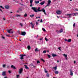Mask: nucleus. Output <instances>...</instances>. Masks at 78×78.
Masks as SVG:
<instances>
[{"label":"nucleus","mask_w":78,"mask_h":78,"mask_svg":"<svg viewBox=\"0 0 78 78\" xmlns=\"http://www.w3.org/2000/svg\"><path fill=\"white\" fill-rule=\"evenodd\" d=\"M32 9L33 10H34V12H37L38 11H40V12H41V11H42V10H40V7L38 8L37 9V8L36 7H32ZM36 10H37V11Z\"/></svg>","instance_id":"1"},{"label":"nucleus","mask_w":78,"mask_h":78,"mask_svg":"<svg viewBox=\"0 0 78 78\" xmlns=\"http://www.w3.org/2000/svg\"><path fill=\"white\" fill-rule=\"evenodd\" d=\"M66 16H69V18H70L71 17V15H72V16H74V15H73V14H66Z\"/></svg>","instance_id":"2"},{"label":"nucleus","mask_w":78,"mask_h":78,"mask_svg":"<svg viewBox=\"0 0 78 78\" xmlns=\"http://www.w3.org/2000/svg\"><path fill=\"white\" fill-rule=\"evenodd\" d=\"M62 13V12L59 10H58L56 12V13H57V14H61Z\"/></svg>","instance_id":"3"},{"label":"nucleus","mask_w":78,"mask_h":78,"mask_svg":"<svg viewBox=\"0 0 78 78\" xmlns=\"http://www.w3.org/2000/svg\"><path fill=\"white\" fill-rule=\"evenodd\" d=\"M4 7L5 9H8L9 8V6L8 5H5Z\"/></svg>","instance_id":"4"},{"label":"nucleus","mask_w":78,"mask_h":78,"mask_svg":"<svg viewBox=\"0 0 78 78\" xmlns=\"http://www.w3.org/2000/svg\"><path fill=\"white\" fill-rule=\"evenodd\" d=\"M2 76H6V71H4L2 73Z\"/></svg>","instance_id":"5"},{"label":"nucleus","mask_w":78,"mask_h":78,"mask_svg":"<svg viewBox=\"0 0 78 78\" xmlns=\"http://www.w3.org/2000/svg\"><path fill=\"white\" fill-rule=\"evenodd\" d=\"M22 71H23V69L21 68L19 70V73H20V74H21V73H22Z\"/></svg>","instance_id":"6"},{"label":"nucleus","mask_w":78,"mask_h":78,"mask_svg":"<svg viewBox=\"0 0 78 78\" xmlns=\"http://www.w3.org/2000/svg\"><path fill=\"white\" fill-rule=\"evenodd\" d=\"M21 34L22 36H25L26 34V32H22Z\"/></svg>","instance_id":"7"},{"label":"nucleus","mask_w":78,"mask_h":78,"mask_svg":"<svg viewBox=\"0 0 78 78\" xmlns=\"http://www.w3.org/2000/svg\"><path fill=\"white\" fill-rule=\"evenodd\" d=\"M69 70L70 73V75H73V71L72 70V69H70Z\"/></svg>","instance_id":"8"},{"label":"nucleus","mask_w":78,"mask_h":78,"mask_svg":"<svg viewBox=\"0 0 78 78\" xmlns=\"http://www.w3.org/2000/svg\"><path fill=\"white\" fill-rule=\"evenodd\" d=\"M45 3V1H43V2H41V3H40V4L41 5H43Z\"/></svg>","instance_id":"9"},{"label":"nucleus","mask_w":78,"mask_h":78,"mask_svg":"<svg viewBox=\"0 0 78 78\" xmlns=\"http://www.w3.org/2000/svg\"><path fill=\"white\" fill-rule=\"evenodd\" d=\"M11 30H12V29L7 30L8 33H11Z\"/></svg>","instance_id":"10"},{"label":"nucleus","mask_w":78,"mask_h":78,"mask_svg":"<svg viewBox=\"0 0 78 78\" xmlns=\"http://www.w3.org/2000/svg\"><path fill=\"white\" fill-rule=\"evenodd\" d=\"M24 66L25 67L26 69H29V68H28V67L26 65H25Z\"/></svg>","instance_id":"11"},{"label":"nucleus","mask_w":78,"mask_h":78,"mask_svg":"<svg viewBox=\"0 0 78 78\" xmlns=\"http://www.w3.org/2000/svg\"><path fill=\"white\" fill-rule=\"evenodd\" d=\"M51 1H50V0H49L48 1V5H49L50 4V3H51Z\"/></svg>","instance_id":"12"},{"label":"nucleus","mask_w":78,"mask_h":78,"mask_svg":"<svg viewBox=\"0 0 78 78\" xmlns=\"http://www.w3.org/2000/svg\"><path fill=\"white\" fill-rule=\"evenodd\" d=\"M20 56H21V57L20 58V59H23V56L22 55H20Z\"/></svg>","instance_id":"13"},{"label":"nucleus","mask_w":78,"mask_h":78,"mask_svg":"<svg viewBox=\"0 0 78 78\" xmlns=\"http://www.w3.org/2000/svg\"><path fill=\"white\" fill-rule=\"evenodd\" d=\"M57 56V55L55 54H52V56L53 57H55V56Z\"/></svg>","instance_id":"14"},{"label":"nucleus","mask_w":78,"mask_h":78,"mask_svg":"<svg viewBox=\"0 0 78 78\" xmlns=\"http://www.w3.org/2000/svg\"><path fill=\"white\" fill-rule=\"evenodd\" d=\"M71 41H72V40L70 39H69L67 40L68 42H71Z\"/></svg>","instance_id":"15"},{"label":"nucleus","mask_w":78,"mask_h":78,"mask_svg":"<svg viewBox=\"0 0 78 78\" xmlns=\"http://www.w3.org/2000/svg\"><path fill=\"white\" fill-rule=\"evenodd\" d=\"M59 73V72H58V71H55V74H58V73Z\"/></svg>","instance_id":"16"},{"label":"nucleus","mask_w":78,"mask_h":78,"mask_svg":"<svg viewBox=\"0 0 78 78\" xmlns=\"http://www.w3.org/2000/svg\"><path fill=\"white\" fill-rule=\"evenodd\" d=\"M60 33H62L63 31V29H61L59 30Z\"/></svg>","instance_id":"17"},{"label":"nucleus","mask_w":78,"mask_h":78,"mask_svg":"<svg viewBox=\"0 0 78 78\" xmlns=\"http://www.w3.org/2000/svg\"><path fill=\"white\" fill-rule=\"evenodd\" d=\"M28 50H30L31 49V47L30 46H28L27 47Z\"/></svg>","instance_id":"18"},{"label":"nucleus","mask_w":78,"mask_h":78,"mask_svg":"<svg viewBox=\"0 0 78 78\" xmlns=\"http://www.w3.org/2000/svg\"><path fill=\"white\" fill-rule=\"evenodd\" d=\"M41 10L43 12H45V10L44 9H42Z\"/></svg>","instance_id":"19"},{"label":"nucleus","mask_w":78,"mask_h":78,"mask_svg":"<svg viewBox=\"0 0 78 78\" xmlns=\"http://www.w3.org/2000/svg\"><path fill=\"white\" fill-rule=\"evenodd\" d=\"M63 56H65V58H67V55H66L65 54H63Z\"/></svg>","instance_id":"20"},{"label":"nucleus","mask_w":78,"mask_h":78,"mask_svg":"<svg viewBox=\"0 0 78 78\" xmlns=\"http://www.w3.org/2000/svg\"><path fill=\"white\" fill-rule=\"evenodd\" d=\"M53 69H55V70H56L57 69V66H55L54 67H53Z\"/></svg>","instance_id":"21"},{"label":"nucleus","mask_w":78,"mask_h":78,"mask_svg":"<svg viewBox=\"0 0 78 78\" xmlns=\"http://www.w3.org/2000/svg\"><path fill=\"white\" fill-rule=\"evenodd\" d=\"M56 32L58 34H59V33H60V31L58 30H56Z\"/></svg>","instance_id":"22"},{"label":"nucleus","mask_w":78,"mask_h":78,"mask_svg":"<svg viewBox=\"0 0 78 78\" xmlns=\"http://www.w3.org/2000/svg\"><path fill=\"white\" fill-rule=\"evenodd\" d=\"M30 16L31 17H34V15L33 14L32 15H30Z\"/></svg>","instance_id":"23"},{"label":"nucleus","mask_w":78,"mask_h":78,"mask_svg":"<svg viewBox=\"0 0 78 78\" xmlns=\"http://www.w3.org/2000/svg\"><path fill=\"white\" fill-rule=\"evenodd\" d=\"M35 3H36V4H37V3H39V1H35Z\"/></svg>","instance_id":"24"},{"label":"nucleus","mask_w":78,"mask_h":78,"mask_svg":"<svg viewBox=\"0 0 78 78\" xmlns=\"http://www.w3.org/2000/svg\"><path fill=\"white\" fill-rule=\"evenodd\" d=\"M41 60L42 61H43L44 62H45V60H44V59H43V58H41Z\"/></svg>","instance_id":"25"},{"label":"nucleus","mask_w":78,"mask_h":78,"mask_svg":"<svg viewBox=\"0 0 78 78\" xmlns=\"http://www.w3.org/2000/svg\"><path fill=\"white\" fill-rule=\"evenodd\" d=\"M38 49L37 48H36L35 49V51H39V50H38Z\"/></svg>","instance_id":"26"},{"label":"nucleus","mask_w":78,"mask_h":78,"mask_svg":"<svg viewBox=\"0 0 78 78\" xmlns=\"http://www.w3.org/2000/svg\"><path fill=\"white\" fill-rule=\"evenodd\" d=\"M45 41H48V39L46 37H45Z\"/></svg>","instance_id":"27"},{"label":"nucleus","mask_w":78,"mask_h":78,"mask_svg":"<svg viewBox=\"0 0 78 78\" xmlns=\"http://www.w3.org/2000/svg\"><path fill=\"white\" fill-rule=\"evenodd\" d=\"M48 56L49 58H51V56L49 55H48Z\"/></svg>","instance_id":"28"},{"label":"nucleus","mask_w":78,"mask_h":78,"mask_svg":"<svg viewBox=\"0 0 78 78\" xmlns=\"http://www.w3.org/2000/svg\"><path fill=\"white\" fill-rule=\"evenodd\" d=\"M42 30L43 31H46L45 29H44V28H42Z\"/></svg>","instance_id":"29"},{"label":"nucleus","mask_w":78,"mask_h":78,"mask_svg":"<svg viewBox=\"0 0 78 78\" xmlns=\"http://www.w3.org/2000/svg\"><path fill=\"white\" fill-rule=\"evenodd\" d=\"M16 17H20V15H16Z\"/></svg>","instance_id":"30"},{"label":"nucleus","mask_w":78,"mask_h":78,"mask_svg":"<svg viewBox=\"0 0 78 78\" xmlns=\"http://www.w3.org/2000/svg\"><path fill=\"white\" fill-rule=\"evenodd\" d=\"M30 4H32L33 3V0H30Z\"/></svg>","instance_id":"31"},{"label":"nucleus","mask_w":78,"mask_h":78,"mask_svg":"<svg viewBox=\"0 0 78 78\" xmlns=\"http://www.w3.org/2000/svg\"><path fill=\"white\" fill-rule=\"evenodd\" d=\"M34 27V24H32V25H31L32 28H33Z\"/></svg>","instance_id":"32"},{"label":"nucleus","mask_w":78,"mask_h":78,"mask_svg":"<svg viewBox=\"0 0 78 78\" xmlns=\"http://www.w3.org/2000/svg\"><path fill=\"white\" fill-rule=\"evenodd\" d=\"M27 16H28V15H27V14L26 13H25L24 15V17H27Z\"/></svg>","instance_id":"33"},{"label":"nucleus","mask_w":78,"mask_h":78,"mask_svg":"<svg viewBox=\"0 0 78 78\" xmlns=\"http://www.w3.org/2000/svg\"><path fill=\"white\" fill-rule=\"evenodd\" d=\"M6 66V65L5 64H4L3 65V67L4 68H5V67Z\"/></svg>","instance_id":"34"},{"label":"nucleus","mask_w":78,"mask_h":78,"mask_svg":"<svg viewBox=\"0 0 78 78\" xmlns=\"http://www.w3.org/2000/svg\"><path fill=\"white\" fill-rule=\"evenodd\" d=\"M19 75H16V78H19Z\"/></svg>","instance_id":"35"},{"label":"nucleus","mask_w":78,"mask_h":78,"mask_svg":"<svg viewBox=\"0 0 78 78\" xmlns=\"http://www.w3.org/2000/svg\"><path fill=\"white\" fill-rule=\"evenodd\" d=\"M20 25L21 26V27H23V24L22 23H20Z\"/></svg>","instance_id":"36"},{"label":"nucleus","mask_w":78,"mask_h":78,"mask_svg":"<svg viewBox=\"0 0 78 78\" xmlns=\"http://www.w3.org/2000/svg\"><path fill=\"white\" fill-rule=\"evenodd\" d=\"M46 76H47V77H49V75L48 74V73L47 74Z\"/></svg>","instance_id":"37"},{"label":"nucleus","mask_w":78,"mask_h":78,"mask_svg":"<svg viewBox=\"0 0 78 78\" xmlns=\"http://www.w3.org/2000/svg\"><path fill=\"white\" fill-rule=\"evenodd\" d=\"M47 52V51L44 50L43 51L44 53H45Z\"/></svg>","instance_id":"38"},{"label":"nucleus","mask_w":78,"mask_h":78,"mask_svg":"<svg viewBox=\"0 0 78 78\" xmlns=\"http://www.w3.org/2000/svg\"><path fill=\"white\" fill-rule=\"evenodd\" d=\"M37 64H39L40 63V62L39 61H37Z\"/></svg>","instance_id":"39"},{"label":"nucleus","mask_w":78,"mask_h":78,"mask_svg":"<svg viewBox=\"0 0 78 78\" xmlns=\"http://www.w3.org/2000/svg\"><path fill=\"white\" fill-rule=\"evenodd\" d=\"M61 48H60V47L58 48V50H60V51H61V49H60Z\"/></svg>","instance_id":"40"},{"label":"nucleus","mask_w":78,"mask_h":78,"mask_svg":"<svg viewBox=\"0 0 78 78\" xmlns=\"http://www.w3.org/2000/svg\"><path fill=\"white\" fill-rule=\"evenodd\" d=\"M39 23H37V22L36 21V25H38Z\"/></svg>","instance_id":"41"},{"label":"nucleus","mask_w":78,"mask_h":78,"mask_svg":"<svg viewBox=\"0 0 78 78\" xmlns=\"http://www.w3.org/2000/svg\"><path fill=\"white\" fill-rule=\"evenodd\" d=\"M30 66H31V67H32V66H33V63H31V64H30Z\"/></svg>","instance_id":"42"},{"label":"nucleus","mask_w":78,"mask_h":78,"mask_svg":"<svg viewBox=\"0 0 78 78\" xmlns=\"http://www.w3.org/2000/svg\"><path fill=\"white\" fill-rule=\"evenodd\" d=\"M40 22H41V23H42V22H43V21H42V19H41Z\"/></svg>","instance_id":"43"},{"label":"nucleus","mask_w":78,"mask_h":78,"mask_svg":"<svg viewBox=\"0 0 78 78\" xmlns=\"http://www.w3.org/2000/svg\"><path fill=\"white\" fill-rule=\"evenodd\" d=\"M49 6V5L48 4H47L46 6L45 7V8H47V6Z\"/></svg>","instance_id":"44"},{"label":"nucleus","mask_w":78,"mask_h":78,"mask_svg":"<svg viewBox=\"0 0 78 78\" xmlns=\"http://www.w3.org/2000/svg\"><path fill=\"white\" fill-rule=\"evenodd\" d=\"M14 66H13V65H12V66H11V68H12L13 67H14Z\"/></svg>","instance_id":"45"},{"label":"nucleus","mask_w":78,"mask_h":78,"mask_svg":"<svg viewBox=\"0 0 78 78\" xmlns=\"http://www.w3.org/2000/svg\"><path fill=\"white\" fill-rule=\"evenodd\" d=\"M13 69H14L15 70L16 69V67L14 66H13Z\"/></svg>","instance_id":"46"},{"label":"nucleus","mask_w":78,"mask_h":78,"mask_svg":"<svg viewBox=\"0 0 78 78\" xmlns=\"http://www.w3.org/2000/svg\"><path fill=\"white\" fill-rule=\"evenodd\" d=\"M73 27H75V23H74L73 24Z\"/></svg>","instance_id":"47"},{"label":"nucleus","mask_w":78,"mask_h":78,"mask_svg":"<svg viewBox=\"0 0 78 78\" xmlns=\"http://www.w3.org/2000/svg\"><path fill=\"white\" fill-rule=\"evenodd\" d=\"M8 72H9V73H11V71H10L9 70L8 71Z\"/></svg>","instance_id":"48"},{"label":"nucleus","mask_w":78,"mask_h":78,"mask_svg":"<svg viewBox=\"0 0 78 78\" xmlns=\"http://www.w3.org/2000/svg\"><path fill=\"white\" fill-rule=\"evenodd\" d=\"M30 7L33 6V4H30Z\"/></svg>","instance_id":"49"},{"label":"nucleus","mask_w":78,"mask_h":78,"mask_svg":"<svg viewBox=\"0 0 78 78\" xmlns=\"http://www.w3.org/2000/svg\"><path fill=\"white\" fill-rule=\"evenodd\" d=\"M73 14H74V16H76V13H74Z\"/></svg>","instance_id":"50"},{"label":"nucleus","mask_w":78,"mask_h":78,"mask_svg":"<svg viewBox=\"0 0 78 78\" xmlns=\"http://www.w3.org/2000/svg\"><path fill=\"white\" fill-rule=\"evenodd\" d=\"M65 42H67V40L66 39H65Z\"/></svg>","instance_id":"51"},{"label":"nucleus","mask_w":78,"mask_h":78,"mask_svg":"<svg viewBox=\"0 0 78 78\" xmlns=\"http://www.w3.org/2000/svg\"><path fill=\"white\" fill-rule=\"evenodd\" d=\"M2 39H5V37H2Z\"/></svg>","instance_id":"52"},{"label":"nucleus","mask_w":78,"mask_h":78,"mask_svg":"<svg viewBox=\"0 0 78 78\" xmlns=\"http://www.w3.org/2000/svg\"><path fill=\"white\" fill-rule=\"evenodd\" d=\"M44 72H45V73H47V72H48V71H45Z\"/></svg>","instance_id":"53"},{"label":"nucleus","mask_w":78,"mask_h":78,"mask_svg":"<svg viewBox=\"0 0 78 78\" xmlns=\"http://www.w3.org/2000/svg\"><path fill=\"white\" fill-rule=\"evenodd\" d=\"M0 10L1 11V12H3V11H2V9H0Z\"/></svg>","instance_id":"54"},{"label":"nucleus","mask_w":78,"mask_h":78,"mask_svg":"<svg viewBox=\"0 0 78 78\" xmlns=\"http://www.w3.org/2000/svg\"><path fill=\"white\" fill-rule=\"evenodd\" d=\"M33 67H34V68H36V66H35L33 65Z\"/></svg>","instance_id":"55"},{"label":"nucleus","mask_w":78,"mask_h":78,"mask_svg":"<svg viewBox=\"0 0 78 78\" xmlns=\"http://www.w3.org/2000/svg\"><path fill=\"white\" fill-rule=\"evenodd\" d=\"M44 14H45V15H47V13L45 12H44Z\"/></svg>","instance_id":"56"},{"label":"nucleus","mask_w":78,"mask_h":78,"mask_svg":"<svg viewBox=\"0 0 78 78\" xmlns=\"http://www.w3.org/2000/svg\"><path fill=\"white\" fill-rule=\"evenodd\" d=\"M2 7H3V6H2V5L0 6V8H2Z\"/></svg>","instance_id":"57"},{"label":"nucleus","mask_w":78,"mask_h":78,"mask_svg":"<svg viewBox=\"0 0 78 78\" xmlns=\"http://www.w3.org/2000/svg\"><path fill=\"white\" fill-rule=\"evenodd\" d=\"M43 39L42 38H40V41H42V40Z\"/></svg>","instance_id":"58"},{"label":"nucleus","mask_w":78,"mask_h":78,"mask_svg":"<svg viewBox=\"0 0 78 78\" xmlns=\"http://www.w3.org/2000/svg\"><path fill=\"white\" fill-rule=\"evenodd\" d=\"M30 25H33V23H31Z\"/></svg>","instance_id":"59"},{"label":"nucleus","mask_w":78,"mask_h":78,"mask_svg":"<svg viewBox=\"0 0 78 78\" xmlns=\"http://www.w3.org/2000/svg\"><path fill=\"white\" fill-rule=\"evenodd\" d=\"M74 64H76V61H74Z\"/></svg>","instance_id":"60"},{"label":"nucleus","mask_w":78,"mask_h":78,"mask_svg":"<svg viewBox=\"0 0 78 78\" xmlns=\"http://www.w3.org/2000/svg\"><path fill=\"white\" fill-rule=\"evenodd\" d=\"M23 56H23H26V55H22Z\"/></svg>","instance_id":"61"},{"label":"nucleus","mask_w":78,"mask_h":78,"mask_svg":"<svg viewBox=\"0 0 78 78\" xmlns=\"http://www.w3.org/2000/svg\"><path fill=\"white\" fill-rule=\"evenodd\" d=\"M4 78H8V77L7 76H5L4 77Z\"/></svg>","instance_id":"62"},{"label":"nucleus","mask_w":78,"mask_h":78,"mask_svg":"<svg viewBox=\"0 0 78 78\" xmlns=\"http://www.w3.org/2000/svg\"><path fill=\"white\" fill-rule=\"evenodd\" d=\"M3 20H5V19L4 18H3Z\"/></svg>","instance_id":"63"},{"label":"nucleus","mask_w":78,"mask_h":78,"mask_svg":"<svg viewBox=\"0 0 78 78\" xmlns=\"http://www.w3.org/2000/svg\"><path fill=\"white\" fill-rule=\"evenodd\" d=\"M59 62V60H57V62Z\"/></svg>","instance_id":"64"}]
</instances>
